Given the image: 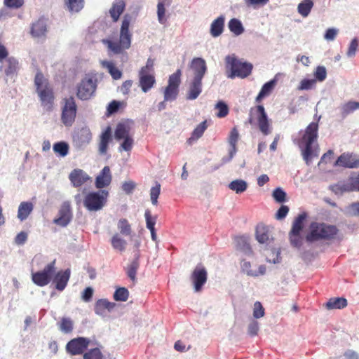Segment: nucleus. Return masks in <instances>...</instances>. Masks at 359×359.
<instances>
[{
	"mask_svg": "<svg viewBox=\"0 0 359 359\" xmlns=\"http://www.w3.org/2000/svg\"><path fill=\"white\" fill-rule=\"evenodd\" d=\"M225 18L223 15L219 16L213 20L210 25V34L213 37H217L222 34L224 27Z\"/></svg>",
	"mask_w": 359,
	"mask_h": 359,
	"instance_id": "nucleus-24",
	"label": "nucleus"
},
{
	"mask_svg": "<svg viewBox=\"0 0 359 359\" xmlns=\"http://www.w3.org/2000/svg\"><path fill=\"white\" fill-rule=\"evenodd\" d=\"M264 316V309L259 302L254 304L253 316L255 318H260Z\"/></svg>",
	"mask_w": 359,
	"mask_h": 359,
	"instance_id": "nucleus-58",
	"label": "nucleus"
},
{
	"mask_svg": "<svg viewBox=\"0 0 359 359\" xmlns=\"http://www.w3.org/2000/svg\"><path fill=\"white\" fill-rule=\"evenodd\" d=\"M301 137L297 143L301 150L303 157H317L319 155L320 148L318 143V124L311 122L300 132Z\"/></svg>",
	"mask_w": 359,
	"mask_h": 359,
	"instance_id": "nucleus-1",
	"label": "nucleus"
},
{
	"mask_svg": "<svg viewBox=\"0 0 359 359\" xmlns=\"http://www.w3.org/2000/svg\"><path fill=\"white\" fill-rule=\"evenodd\" d=\"M55 263L54 259L48 263L42 271L32 273V280L39 287L47 285L52 280L55 273Z\"/></svg>",
	"mask_w": 359,
	"mask_h": 359,
	"instance_id": "nucleus-9",
	"label": "nucleus"
},
{
	"mask_svg": "<svg viewBox=\"0 0 359 359\" xmlns=\"http://www.w3.org/2000/svg\"><path fill=\"white\" fill-rule=\"evenodd\" d=\"M299 232H290V241L292 246L299 248L302 244V237Z\"/></svg>",
	"mask_w": 359,
	"mask_h": 359,
	"instance_id": "nucleus-53",
	"label": "nucleus"
},
{
	"mask_svg": "<svg viewBox=\"0 0 359 359\" xmlns=\"http://www.w3.org/2000/svg\"><path fill=\"white\" fill-rule=\"evenodd\" d=\"M123 141L121 144L120 149L124 150L126 151H130L133 148V143H134L133 139L130 136V137L123 138Z\"/></svg>",
	"mask_w": 359,
	"mask_h": 359,
	"instance_id": "nucleus-62",
	"label": "nucleus"
},
{
	"mask_svg": "<svg viewBox=\"0 0 359 359\" xmlns=\"http://www.w3.org/2000/svg\"><path fill=\"white\" fill-rule=\"evenodd\" d=\"M71 271L67 269L65 271H58L54 276L53 283L55 289L58 291H62L66 287L70 278Z\"/></svg>",
	"mask_w": 359,
	"mask_h": 359,
	"instance_id": "nucleus-19",
	"label": "nucleus"
},
{
	"mask_svg": "<svg viewBox=\"0 0 359 359\" xmlns=\"http://www.w3.org/2000/svg\"><path fill=\"white\" fill-rule=\"evenodd\" d=\"M72 217V209L68 202H65L61 205L58 212V217L55 218L53 223L65 227L70 222Z\"/></svg>",
	"mask_w": 359,
	"mask_h": 359,
	"instance_id": "nucleus-14",
	"label": "nucleus"
},
{
	"mask_svg": "<svg viewBox=\"0 0 359 359\" xmlns=\"http://www.w3.org/2000/svg\"><path fill=\"white\" fill-rule=\"evenodd\" d=\"M144 217L146 219V226L147 228L149 230L155 229V224L156 222V217H152L151 214V211L149 210H147L144 213Z\"/></svg>",
	"mask_w": 359,
	"mask_h": 359,
	"instance_id": "nucleus-54",
	"label": "nucleus"
},
{
	"mask_svg": "<svg viewBox=\"0 0 359 359\" xmlns=\"http://www.w3.org/2000/svg\"><path fill=\"white\" fill-rule=\"evenodd\" d=\"M226 76L229 79L236 77L245 79L251 74L253 66L251 63L243 62L234 55H228L225 58Z\"/></svg>",
	"mask_w": 359,
	"mask_h": 359,
	"instance_id": "nucleus-5",
	"label": "nucleus"
},
{
	"mask_svg": "<svg viewBox=\"0 0 359 359\" xmlns=\"http://www.w3.org/2000/svg\"><path fill=\"white\" fill-rule=\"evenodd\" d=\"M131 18L128 15L123 17L120 36L118 41H113L110 39H104L103 43L107 45L108 49L114 54H121L128 49L131 45L132 34L129 31Z\"/></svg>",
	"mask_w": 359,
	"mask_h": 359,
	"instance_id": "nucleus-4",
	"label": "nucleus"
},
{
	"mask_svg": "<svg viewBox=\"0 0 359 359\" xmlns=\"http://www.w3.org/2000/svg\"><path fill=\"white\" fill-rule=\"evenodd\" d=\"M62 122L66 126H71L75 121L77 112V105L73 96L65 97L62 101Z\"/></svg>",
	"mask_w": 359,
	"mask_h": 359,
	"instance_id": "nucleus-8",
	"label": "nucleus"
},
{
	"mask_svg": "<svg viewBox=\"0 0 359 359\" xmlns=\"http://www.w3.org/2000/svg\"><path fill=\"white\" fill-rule=\"evenodd\" d=\"M69 179L74 187H80L91 181V177L81 169L73 170L69 175Z\"/></svg>",
	"mask_w": 359,
	"mask_h": 359,
	"instance_id": "nucleus-15",
	"label": "nucleus"
},
{
	"mask_svg": "<svg viewBox=\"0 0 359 359\" xmlns=\"http://www.w3.org/2000/svg\"><path fill=\"white\" fill-rule=\"evenodd\" d=\"M359 46V41L357 38H354L351 40L346 55L348 57H353L355 55L358 47Z\"/></svg>",
	"mask_w": 359,
	"mask_h": 359,
	"instance_id": "nucleus-55",
	"label": "nucleus"
},
{
	"mask_svg": "<svg viewBox=\"0 0 359 359\" xmlns=\"http://www.w3.org/2000/svg\"><path fill=\"white\" fill-rule=\"evenodd\" d=\"M313 6V2L311 0H303L300 4H299L297 10L298 13L302 17H307L310 13L312 8Z\"/></svg>",
	"mask_w": 359,
	"mask_h": 359,
	"instance_id": "nucleus-38",
	"label": "nucleus"
},
{
	"mask_svg": "<svg viewBox=\"0 0 359 359\" xmlns=\"http://www.w3.org/2000/svg\"><path fill=\"white\" fill-rule=\"evenodd\" d=\"M228 188L239 194L246 191L248 188V184L245 180H235L228 184Z\"/></svg>",
	"mask_w": 359,
	"mask_h": 359,
	"instance_id": "nucleus-35",
	"label": "nucleus"
},
{
	"mask_svg": "<svg viewBox=\"0 0 359 359\" xmlns=\"http://www.w3.org/2000/svg\"><path fill=\"white\" fill-rule=\"evenodd\" d=\"M34 205L31 202H22L18 210V217L20 220L26 219L29 214L32 212Z\"/></svg>",
	"mask_w": 359,
	"mask_h": 359,
	"instance_id": "nucleus-28",
	"label": "nucleus"
},
{
	"mask_svg": "<svg viewBox=\"0 0 359 359\" xmlns=\"http://www.w3.org/2000/svg\"><path fill=\"white\" fill-rule=\"evenodd\" d=\"M306 217V213L299 215L294 220L290 231L301 233L304 227V222Z\"/></svg>",
	"mask_w": 359,
	"mask_h": 359,
	"instance_id": "nucleus-43",
	"label": "nucleus"
},
{
	"mask_svg": "<svg viewBox=\"0 0 359 359\" xmlns=\"http://www.w3.org/2000/svg\"><path fill=\"white\" fill-rule=\"evenodd\" d=\"M190 279L193 283L194 290L200 292L208 279V273L202 265H197L192 271Z\"/></svg>",
	"mask_w": 359,
	"mask_h": 359,
	"instance_id": "nucleus-13",
	"label": "nucleus"
},
{
	"mask_svg": "<svg viewBox=\"0 0 359 359\" xmlns=\"http://www.w3.org/2000/svg\"><path fill=\"white\" fill-rule=\"evenodd\" d=\"M236 245L241 250L244 251H251V248L250 244L248 243V239L245 236H238L236 238Z\"/></svg>",
	"mask_w": 359,
	"mask_h": 359,
	"instance_id": "nucleus-52",
	"label": "nucleus"
},
{
	"mask_svg": "<svg viewBox=\"0 0 359 359\" xmlns=\"http://www.w3.org/2000/svg\"><path fill=\"white\" fill-rule=\"evenodd\" d=\"M121 103L116 100L111 101L107 109V114L111 115L116 112L118 111L119 107H120Z\"/></svg>",
	"mask_w": 359,
	"mask_h": 359,
	"instance_id": "nucleus-64",
	"label": "nucleus"
},
{
	"mask_svg": "<svg viewBox=\"0 0 359 359\" xmlns=\"http://www.w3.org/2000/svg\"><path fill=\"white\" fill-rule=\"evenodd\" d=\"M359 108L358 102H348L342 107L343 114H348Z\"/></svg>",
	"mask_w": 359,
	"mask_h": 359,
	"instance_id": "nucleus-56",
	"label": "nucleus"
},
{
	"mask_svg": "<svg viewBox=\"0 0 359 359\" xmlns=\"http://www.w3.org/2000/svg\"><path fill=\"white\" fill-rule=\"evenodd\" d=\"M109 195L107 190L89 191L83 198V205L88 211H99L106 205Z\"/></svg>",
	"mask_w": 359,
	"mask_h": 359,
	"instance_id": "nucleus-7",
	"label": "nucleus"
},
{
	"mask_svg": "<svg viewBox=\"0 0 359 359\" xmlns=\"http://www.w3.org/2000/svg\"><path fill=\"white\" fill-rule=\"evenodd\" d=\"M4 5L10 8L18 9L24 4V0H4Z\"/></svg>",
	"mask_w": 359,
	"mask_h": 359,
	"instance_id": "nucleus-60",
	"label": "nucleus"
},
{
	"mask_svg": "<svg viewBox=\"0 0 359 359\" xmlns=\"http://www.w3.org/2000/svg\"><path fill=\"white\" fill-rule=\"evenodd\" d=\"M347 306V300L344 297L330 298L326 303L327 309H341Z\"/></svg>",
	"mask_w": 359,
	"mask_h": 359,
	"instance_id": "nucleus-32",
	"label": "nucleus"
},
{
	"mask_svg": "<svg viewBox=\"0 0 359 359\" xmlns=\"http://www.w3.org/2000/svg\"><path fill=\"white\" fill-rule=\"evenodd\" d=\"M116 306V304L111 302L107 299H98L95 304V312L100 316H104L106 311H112Z\"/></svg>",
	"mask_w": 359,
	"mask_h": 359,
	"instance_id": "nucleus-22",
	"label": "nucleus"
},
{
	"mask_svg": "<svg viewBox=\"0 0 359 359\" xmlns=\"http://www.w3.org/2000/svg\"><path fill=\"white\" fill-rule=\"evenodd\" d=\"M140 266V262L138 258L135 259L131 262L127 268L126 273L128 276L131 279L133 282L136 280V273Z\"/></svg>",
	"mask_w": 359,
	"mask_h": 359,
	"instance_id": "nucleus-41",
	"label": "nucleus"
},
{
	"mask_svg": "<svg viewBox=\"0 0 359 359\" xmlns=\"http://www.w3.org/2000/svg\"><path fill=\"white\" fill-rule=\"evenodd\" d=\"M314 76L317 80L319 81H323L326 79L327 76V72L326 69L323 66H318L316 69V71L314 72Z\"/></svg>",
	"mask_w": 359,
	"mask_h": 359,
	"instance_id": "nucleus-61",
	"label": "nucleus"
},
{
	"mask_svg": "<svg viewBox=\"0 0 359 359\" xmlns=\"http://www.w3.org/2000/svg\"><path fill=\"white\" fill-rule=\"evenodd\" d=\"M215 108L218 110L216 114L218 118H224L229 114V107L223 101H219L215 105Z\"/></svg>",
	"mask_w": 359,
	"mask_h": 359,
	"instance_id": "nucleus-51",
	"label": "nucleus"
},
{
	"mask_svg": "<svg viewBox=\"0 0 359 359\" xmlns=\"http://www.w3.org/2000/svg\"><path fill=\"white\" fill-rule=\"evenodd\" d=\"M130 126L128 123H119L116 128L114 136L116 140H120L130 137Z\"/></svg>",
	"mask_w": 359,
	"mask_h": 359,
	"instance_id": "nucleus-27",
	"label": "nucleus"
},
{
	"mask_svg": "<svg viewBox=\"0 0 359 359\" xmlns=\"http://www.w3.org/2000/svg\"><path fill=\"white\" fill-rule=\"evenodd\" d=\"M83 359H105V358L99 348H94L84 353Z\"/></svg>",
	"mask_w": 359,
	"mask_h": 359,
	"instance_id": "nucleus-47",
	"label": "nucleus"
},
{
	"mask_svg": "<svg viewBox=\"0 0 359 359\" xmlns=\"http://www.w3.org/2000/svg\"><path fill=\"white\" fill-rule=\"evenodd\" d=\"M238 139H239L238 131L236 129V128H233L230 132V134L229 136V140H228L229 144V157H233L236 154V151H237L236 144L238 141Z\"/></svg>",
	"mask_w": 359,
	"mask_h": 359,
	"instance_id": "nucleus-25",
	"label": "nucleus"
},
{
	"mask_svg": "<svg viewBox=\"0 0 359 359\" xmlns=\"http://www.w3.org/2000/svg\"><path fill=\"white\" fill-rule=\"evenodd\" d=\"M7 67L5 69V74L7 76L12 75L15 73L18 69V61L13 57H8L6 60Z\"/></svg>",
	"mask_w": 359,
	"mask_h": 359,
	"instance_id": "nucleus-44",
	"label": "nucleus"
},
{
	"mask_svg": "<svg viewBox=\"0 0 359 359\" xmlns=\"http://www.w3.org/2000/svg\"><path fill=\"white\" fill-rule=\"evenodd\" d=\"M172 0H158L157 4L158 20L161 24H165L167 21L165 18V6H169Z\"/></svg>",
	"mask_w": 359,
	"mask_h": 359,
	"instance_id": "nucleus-29",
	"label": "nucleus"
},
{
	"mask_svg": "<svg viewBox=\"0 0 359 359\" xmlns=\"http://www.w3.org/2000/svg\"><path fill=\"white\" fill-rule=\"evenodd\" d=\"M229 28L231 32L237 36L241 34L244 32V28L241 22L236 18H232L230 20L229 22Z\"/></svg>",
	"mask_w": 359,
	"mask_h": 359,
	"instance_id": "nucleus-40",
	"label": "nucleus"
},
{
	"mask_svg": "<svg viewBox=\"0 0 359 359\" xmlns=\"http://www.w3.org/2000/svg\"><path fill=\"white\" fill-rule=\"evenodd\" d=\"M34 86L41 106L46 111H51L55 100L53 89L48 80L40 71L35 75Z\"/></svg>",
	"mask_w": 359,
	"mask_h": 359,
	"instance_id": "nucleus-3",
	"label": "nucleus"
},
{
	"mask_svg": "<svg viewBox=\"0 0 359 359\" xmlns=\"http://www.w3.org/2000/svg\"><path fill=\"white\" fill-rule=\"evenodd\" d=\"M85 0H65V5L72 13H78L84 7Z\"/></svg>",
	"mask_w": 359,
	"mask_h": 359,
	"instance_id": "nucleus-37",
	"label": "nucleus"
},
{
	"mask_svg": "<svg viewBox=\"0 0 359 359\" xmlns=\"http://www.w3.org/2000/svg\"><path fill=\"white\" fill-rule=\"evenodd\" d=\"M248 121L250 124L256 122L259 130L264 135H268L271 133L270 120L263 105L258 104L250 109Z\"/></svg>",
	"mask_w": 359,
	"mask_h": 359,
	"instance_id": "nucleus-6",
	"label": "nucleus"
},
{
	"mask_svg": "<svg viewBox=\"0 0 359 359\" xmlns=\"http://www.w3.org/2000/svg\"><path fill=\"white\" fill-rule=\"evenodd\" d=\"M90 340L86 337H77L71 339L66 345L67 353L72 355H77L84 353L90 345Z\"/></svg>",
	"mask_w": 359,
	"mask_h": 359,
	"instance_id": "nucleus-12",
	"label": "nucleus"
},
{
	"mask_svg": "<svg viewBox=\"0 0 359 359\" xmlns=\"http://www.w3.org/2000/svg\"><path fill=\"white\" fill-rule=\"evenodd\" d=\"M73 322L67 318H62L60 323V330L64 333H70L73 330Z\"/></svg>",
	"mask_w": 359,
	"mask_h": 359,
	"instance_id": "nucleus-49",
	"label": "nucleus"
},
{
	"mask_svg": "<svg viewBox=\"0 0 359 359\" xmlns=\"http://www.w3.org/2000/svg\"><path fill=\"white\" fill-rule=\"evenodd\" d=\"M161 194V184L158 182H156V185L150 189V198L151 203L154 205L158 204V198Z\"/></svg>",
	"mask_w": 359,
	"mask_h": 359,
	"instance_id": "nucleus-50",
	"label": "nucleus"
},
{
	"mask_svg": "<svg viewBox=\"0 0 359 359\" xmlns=\"http://www.w3.org/2000/svg\"><path fill=\"white\" fill-rule=\"evenodd\" d=\"M202 92V79L194 78L189 84L186 98L189 100H196Z\"/></svg>",
	"mask_w": 359,
	"mask_h": 359,
	"instance_id": "nucleus-21",
	"label": "nucleus"
},
{
	"mask_svg": "<svg viewBox=\"0 0 359 359\" xmlns=\"http://www.w3.org/2000/svg\"><path fill=\"white\" fill-rule=\"evenodd\" d=\"M102 67L107 69L109 73L114 80L120 79L122 76V72L111 61H103Z\"/></svg>",
	"mask_w": 359,
	"mask_h": 359,
	"instance_id": "nucleus-36",
	"label": "nucleus"
},
{
	"mask_svg": "<svg viewBox=\"0 0 359 359\" xmlns=\"http://www.w3.org/2000/svg\"><path fill=\"white\" fill-rule=\"evenodd\" d=\"M316 79H303L299 86V90H311L315 87Z\"/></svg>",
	"mask_w": 359,
	"mask_h": 359,
	"instance_id": "nucleus-59",
	"label": "nucleus"
},
{
	"mask_svg": "<svg viewBox=\"0 0 359 359\" xmlns=\"http://www.w3.org/2000/svg\"><path fill=\"white\" fill-rule=\"evenodd\" d=\"M272 195L278 203H283L286 201V193L280 188L275 189Z\"/></svg>",
	"mask_w": 359,
	"mask_h": 359,
	"instance_id": "nucleus-57",
	"label": "nucleus"
},
{
	"mask_svg": "<svg viewBox=\"0 0 359 359\" xmlns=\"http://www.w3.org/2000/svg\"><path fill=\"white\" fill-rule=\"evenodd\" d=\"M182 72L177 69L169 76L168 84L164 90L165 101L175 100L179 93V86L181 83Z\"/></svg>",
	"mask_w": 359,
	"mask_h": 359,
	"instance_id": "nucleus-10",
	"label": "nucleus"
},
{
	"mask_svg": "<svg viewBox=\"0 0 359 359\" xmlns=\"http://www.w3.org/2000/svg\"><path fill=\"white\" fill-rule=\"evenodd\" d=\"M126 4L123 1L119 0L114 3L109 10V13L114 22H116L125 9Z\"/></svg>",
	"mask_w": 359,
	"mask_h": 359,
	"instance_id": "nucleus-31",
	"label": "nucleus"
},
{
	"mask_svg": "<svg viewBox=\"0 0 359 359\" xmlns=\"http://www.w3.org/2000/svg\"><path fill=\"white\" fill-rule=\"evenodd\" d=\"M276 83V79H273L264 83L262 87L259 94L256 97L255 102L259 103L264 97L269 95L275 88Z\"/></svg>",
	"mask_w": 359,
	"mask_h": 359,
	"instance_id": "nucleus-23",
	"label": "nucleus"
},
{
	"mask_svg": "<svg viewBox=\"0 0 359 359\" xmlns=\"http://www.w3.org/2000/svg\"><path fill=\"white\" fill-rule=\"evenodd\" d=\"M155 83L156 79L154 74L144 72V70H140L139 85L143 92H148L154 86Z\"/></svg>",
	"mask_w": 359,
	"mask_h": 359,
	"instance_id": "nucleus-17",
	"label": "nucleus"
},
{
	"mask_svg": "<svg viewBox=\"0 0 359 359\" xmlns=\"http://www.w3.org/2000/svg\"><path fill=\"white\" fill-rule=\"evenodd\" d=\"M117 228L121 234L123 236H130L132 233V227L128 219L122 218L118 220Z\"/></svg>",
	"mask_w": 359,
	"mask_h": 359,
	"instance_id": "nucleus-39",
	"label": "nucleus"
},
{
	"mask_svg": "<svg viewBox=\"0 0 359 359\" xmlns=\"http://www.w3.org/2000/svg\"><path fill=\"white\" fill-rule=\"evenodd\" d=\"M96 81L92 78H83L77 86V97L81 100L90 99L95 92Z\"/></svg>",
	"mask_w": 359,
	"mask_h": 359,
	"instance_id": "nucleus-11",
	"label": "nucleus"
},
{
	"mask_svg": "<svg viewBox=\"0 0 359 359\" xmlns=\"http://www.w3.org/2000/svg\"><path fill=\"white\" fill-rule=\"evenodd\" d=\"M111 245L114 250L123 252L126 250L127 241L116 233L111 238Z\"/></svg>",
	"mask_w": 359,
	"mask_h": 359,
	"instance_id": "nucleus-34",
	"label": "nucleus"
},
{
	"mask_svg": "<svg viewBox=\"0 0 359 359\" xmlns=\"http://www.w3.org/2000/svg\"><path fill=\"white\" fill-rule=\"evenodd\" d=\"M306 239L309 242L333 241L340 239V231L336 225L313 222L310 224Z\"/></svg>",
	"mask_w": 359,
	"mask_h": 359,
	"instance_id": "nucleus-2",
	"label": "nucleus"
},
{
	"mask_svg": "<svg viewBox=\"0 0 359 359\" xmlns=\"http://www.w3.org/2000/svg\"><path fill=\"white\" fill-rule=\"evenodd\" d=\"M46 25L43 20H38L32 24L31 28V34L34 37H41L45 36L46 32Z\"/></svg>",
	"mask_w": 359,
	"mask_h": 359,
	"instance_id": "nucleus-30",
	"label": "nucleus"
},
{
	"mask_svg": "<svg viewBox=\"0 0 359 359\" xmlns=\"http://www.w3.org/2000/svg\"><path fill=\"white\" fill-rule=\"evenodd\" d=\"M112 180V175L109 166H104L96 177L95 186L99 190L107 187L110 185Z\"/></svg>",
	"mask_w": 359,
	"mask_h": 359,
	"instance_id": "nucleus-16",
	"label": "nucleus"
},
{
	"mask_svg": "<svg viewBox=\"0 0 359 359\" xmlns=\"http://www.w3.org/2000/svg\"><path fill=\"white\" fill-rule=\"evenodd\" d=\"M340 189L346 192L359 191V173L355 177H350L341 186Z\"/></svg>",
	"mask_w": 359,
	"mask_h": 359,
	"instance_id": "nucleus-26",
	"label": "nucleus"
},
{
	"mask_svg": "<svg viewBox=\"0 0 359 359\" xmlns=\"http://www.w3.org/2000/svg\"><path fill=\"white\" fill-rule=\"evenodd\" d=\"M190 67L194 72V78L203 79L207 72L205 60L201 57H194L191 62Z\"/></svg>",
	"mask_w": 359,
	"mask_h": 359,
	"instance_id": "nucleus-18",
	"label": "nucleus"
},
{
	"mask_svg": "<svg viewBox=\"0 0 359 359\" xmlns=\"http://www.w3.org/2000/svg\"><path fill=\"white\" fill-rule=\"evenodd\" d=\"M129 297V292L126 287H118L114 293L113 297L117 302H126Z\"/></svg>",
	"mask_w": 359,
	"mask_h": 359,
	"instance_id": "nucleus-46",
	"label": "nucleus"
},
{
	"mask_svg": "<svg viewBox=\"0 0 359 359\" xmlns=\"http://www.w3.org/2000/svg\"><path fill=\"white\" fill-rule=\"evenodd\" d=\"M255 236L257 241L262 244L269 245L273 241L269 227L262 224L256 226Z\"/></svg>",
	"mask_w": 359,
	"mask_h": 359,
	"instance_id": "nucleus-20",
	"label": "nucleus"
},
{
	"mask_svg": "<svg viewBox=\"0 0 359 359\" xmlns=\"http://www.w3.org/2000/svg\"><path fill=\"white\" fill-rule=\"evenodd\" d=\"M111 139V128L108 127L107 130L102 133L101 136V141L100 143V151L101 154L106 152L108 143Z\"/></svg>",
	"mask_w": 359,
	"mask_h": 359,
	"instance_id": "nucleus-42",
	"label": "nucleus"
},
{
	"mask_svg": "<svg viewBox=\"0 0 359 359\" xmlns=\"http://www.w3.org/2000/svg\"><path fill=\"white\" fill-rule=\"evenodd\" d=\"M53 150L55 154L65 156L68 154L69 145L65 142H59L54 144Z\"/></svg>",
	"mask_w": 359,
	"mask_h": 359,
	"instance_id": "nucleus-48",
	"label": "nucleus"
},
{
	"mask_svg": "<svg viewBox=\"0 0 359 359\" xmlns=\"http://www.w3.org/2000/svg\"><path fill=\"white\" fill-rule=\"evenodd\" d=\"M258 332H259V323L256 320H252L248 325V332L250 336L254 337V336L257 335Z\"/></svg>",
	"mask_w": 359,
	"mask_h": 359,
	"instance_id": "nucleus-63",
	"label": "nucleus"
},
{
	"mask_svg": "<svg viewBox=\"0 0 359 359\" xmlns=\"http://www.w3.org/2000/svg\"><path fill=\"white\" fill-rule=\"evenodd\" d=\"M333 165L348 168H357L359 167V158H337Z\"/></svg>",
	"mask_w": 359,
	"mask_h": 359,
	"instance_id": "nucleus-33",
	"label": "nucleus"
},
{
	"mask_svg": "<svg viewBox=\"0 0 359 359\" xmlns=\"http://www.w3.org/2000/svg\"><path fill=\"white\" fill-rule=\"evenodd\" d=\"M207 127L208 126L206 121L201 122L192 132L191 137L189 138V140H196L200 138L203 135L205 130L207 129Z\"/></svg>",
	"mask_w": 359,
	"mask_h": 359,
	"instance_id": "nucleus-45",
	"label": "nucleus"
}]
</instances>
